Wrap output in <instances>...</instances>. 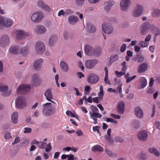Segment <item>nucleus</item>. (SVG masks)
Returning <instances> with one entry per match:
<instances>
[{"label":"nucleus","mask_w":160,"mask_h":160,"mask_svg":"<svg viewBox=\"0 0 160 160\" xmlns=\"http://www.w3.org/2000/svg\"><path fill=\"white\" fill-rule=\"evenodd\" d=\"M148 133L146 130L141 132V141L145 142L148 139Z\"/></svg>","instance_id":"2f4dec72"},{"label":"nucleus","mask_w":160,"mask_h":160,"mask_svg":"<svg viewBox=\"0 0 160 160\" xmlns=\"http://www.w3.org/2000/svg\"><path fill=\"white\" fill-rule=\"evenodd\" d=\"M23 132L25 133H29L31 132L32 129L30 128H25Z\"/></svg>","instance_id":"680f3d73"},{"label":"nucleus","mask_w":160,"mask_h":160,"mask_svg":"<svg viewBox=\"0 0 160 160\" xmlns=\"http://www.w3.org/2000/svg\"><path fill=\"white\" fill-rule=\"evenodd\" d=\"M65 15H71L73 13V11L69 9H67L65 10Z\"/></svg>","instance_id":"4d7b16f0"},{"label":"nucleus","mask_w":160,"mask_h":160,"mask_svg":"<svg viewBox=\"0 0 160 160\" xmlns=\"http://www.w3.org/2000/svg\"><path fill=\"white\" fill-rule=\"evenodd\" d=\"M148 68V65L146 62L141 63V73L144 72Z\"/></svg>","instance_id":"e433bc0d"},{"label":"nucleus","mask_w":160,"mask_h":160,"mask_svg":"<svg viewBox=\"0 0 160 160\" xmlns=\"http://www.w3.org/2000/svg\"><path fill=\"white\" fill-rule=\"evenodd\" d=\"M47 145V143L43 142H39L38 144L37 145L38 147L41 149L45 148Z\"/></svg>","instance_id":"a19ab883"},{"label":"nucleus","mask_w":160,"mask_h":160,"mask_svg":"<svg viewBox=\"0 0 160 160\" xmlns=\"http://www.w3.org/2000/svg\"><path fill=\"white\" fill-rule=\"evenodd\" d=\"M35 49L37 54L42 55L45 51V45L42 41H38L35 44Z\"/></svg>","instance_id":"20e7f679"},{"label":"nucleus","mask_w":160,"mask_h":160,"mask_svg":"<svg viewBox=\"0 0 160 160\" xmlns=\"http://www.w3.org/2000/svg\"><path fill=\"white\" fill-rule=\"evenodd\" d=\"M136 77V76L134 75L133 77H130L126 79V82L128 83L130 82L133 80Z\"/></svg>","instance_id":"0e129e2a"},{"label":"nucleus","mask_w":160,"mask_h":160,"mask_svg":"<svg viewBox=\"0 0 160 160\" xmlns=\"http://www.w3.org/2000/svg\"><path fill=\"white\" fill-rule=\"evenodd\" d=\"M18 113L15 112L12 115V120L13 123L16 124L18 122Z\"/></svg>","instance_id":"f704fd0d"},{"label":"nucleus","mask_w":160,"mask_h":160,"mask_svg":"<svg viewBox=\"0 0 160 160\" xmlns=\"http://www.w3.org/2000/svg\"><path fill=\"white\" fill-rule=\"evenodd\" d=\"M154 81V79L153 78H150V81L149 82V86L150 87H152L153 86Z\"/></svg>","instance_id":"774afa93"},{"label":"nucleus","mask_w":160,"mask_h":160,"mask_svg":"<svg viewBox=\"0 0 160 160\" xmlns=\"http://www.w3.org/2000/svg\"><path fill=\"white\" fill-rule=\"evenodd\" d=\"M38 6L45 10L49 11L51 10L50 7L47 5L45 2L42 0H39L37 2Z\"/></svg>","instance_id":"6ab92c4d"},{"label":"nucleus","mask_w":160,"mask_h":160,"mask_svg":"<svg viewBox=\"0 0 160 160\" xmlns=\"http://www.w3.org/2000/svg\"><path fill=\"white\" fill-rule=\"evenodd\" d=\"M102 27L103 31L105 33L110 34L112 33L113 28L112 26L108 25L107 24H103Z\"/></svg>","instance_id":"a211bd4d"},{"label":"nucleus","mask_w":160,"mask_h":160,"mask_svg":"<svg viewBox=\"0 0 160 160\" xmlns=\"http://www.w3.org/2000/svg\"><path fill=\"white\" fill-rule=\"evenodd\" d=\"M131 4L130 0H122L120 2L121 10L123 12H128Z\"/></svg>","instance_id":"6e6552de"},{"label":"nucleus","mask_w":160,"mask_h":160,"mask_svg":"<svg viewBox=\"0 0 160 160\" xmlns=\"http://www.w3.org/2000/svg\"><path fill=\"white\" fill-rule=\"evenodd\" d=\"M127 48L126 45L125 44H123L121 47L120 51L122 52H124L126 50Z\"/></svg>","instance_id":"e2e57ef3"},{"label":"nucleus","mask_w":160,"mask_h":160,"mask_svg":"<svg viewBox=\"0 0 160 160\" xmlns=\"http://www.w3.org/2000/svg\"><path fill=\"white\" fill-rule=\"evenodd\" d=\"M63 37L65 40H68V33L66 31L64 32L63 33Z\"/></svg>","instance_id":"69168bd1"},{"label":"nucleus","mask_w":160,"mask_h":160,"mask_svg":"<svg viewBox=\"0 0 160 160\" xmlns=\"http://www.w3.org/2000/svg\"><path fill=\"white\" fill-rule=\"evenodd\" d=\"M43 62V59L42 58L36 59L33 62V68L36 71H39L42 68Z\"/></svg>","instance_id":"f8f14e48"},{"label":"nucleus","mask_w":160,"mask_h":160,"mask_svg":"<svg viewBox=\"0 0 160 160\" xmlns=\"http://www.w3.org/2000/svg\"><path fill=\"white\" fill-rule=\"evenodd\" d=\"M135 115L138 118H140V107L139 106L136 107L134 109Z\"/></svg>","instance_id":"ea45409f"},{"label":"nucleus","mask_w":160,"mask_h":160,"mask_svg":"<svg viewBox=\"0 0 160 160\" xmlns=\"http://www.w3.org/2000/svg\"><path fill=\"white\" fill-rule=\"evenodd\" d=\"M31 88V86L27 84L20 85L17 90V92L18 94H25L28 92Z\"/></svg>","instance_id":"423d86ee"},{"label":"nucleus","mask_w":160,"mask_h":160,"mask_svg":"<svg viewBox=\"0 0 160 160\" xmlns=\"http://www.w3.org/2000/svg\"><path fill=\"white\" fill-rule=\"evenodd\" d=\"M149 152L154 154L156 156L158 157L160 156V153L158 150L154 147L150 148L149 149Z\"/></svg>","instance_id":"72a5a7b5"},{"label":"nucleus","mask_w":160,"mask_h":160,"mask_svg":"<svg viewBox=\"0 0 160 160\" xmlns=\"http://www.w3.org/2000/svg\"><path fill=\"white\" fill-rule=\"evenodd\" d=\"M92 111L89 112L90 118L93 119L94 118H100L102 117V115L98 112V110L96 106H93L92 108Z\"/></svg>","instance_id":"2eb2a0df"},{"label":"nucleus","mask_w":160,"mask_h":160,"mask_svg":"<svg viewBox=\"0 0 160 160\" xmlns=\"http://www.w3.org/2000/svg\"><path fill=\"white\" fill-rule=\"evenodd\" d=\"M91 150L93 152H102L103 151V148L100 145L96 144L93 146L92 147Z\"/></svg>","instance_id":"c85d7f7f"},{"label":"nucleus","mask_w":160,"mask_h":160,"mask_svg":"<svg viewBox=\"0 0 160 160\" xmlns=\"http://www.w3.org/2000/svg\"><path fill=\"white\" fill-rule=\"evenodd\" d=\"M20 138L19 137H16L14 141L12 142V145H14L18 143H19L20 142Z\"/></svg>","instance_id":"603ef678"},{"label":"nucleus","mask_w":160,"mask_h":160,"mask_svg":"<svg viewBox=\"0 0 160 160\" xmlns=\"http://www.w3.org/2000/svg\"><path fill=\"white\" fill-rule=\"evenodd\" d=\"M10 43V38L6 34L3 35L0 40V46L2 47H6L9 45Z\"/></svg>","instance_id":"9b49d317"},{"label":"nucleus","mask_w":160,"mask_h":160,"mask_svg":"<svg viewBox=\"0 0 160 160\" xmlns=\"http://www.w3.org/2000/svg\"><path fill=\"white\" fill-rule=\"evenodd\" d=\"M84 0H76V4L78 6H81L84 3Z\"/></svg>","instance_id":"bf43d9fd"},{"label":"nucleus","mask_w":160,"mask_h":160,"mask_svg":"<svg viewBox=\"0 0 160 160\" xmlns=\"http://www.w3.org/2000/svg\"><path fill=\"white\" fill-rule=\"evenodd\" d=\"M44 17V15L42 12L37 11L32 14L31 20L34 23H38L40 22Z\"/></svg>","instance_id":"f03ea898"},{"label":"nucleus","mask_w":160,"mask_h":160,"mask_svg":"<svg viewBox=\"0 0 160 160\" xmlns=\"http://www.w3.org/2000/svg\"><path fill=\"white\" fill-rule=\"evenodd\" d=\"M20 52L23 55H26L29 52V47L27 46L22 47L20 49Z\"/></svg>","instance_id":"473e14b6"},{"label":"nucleus","mask_w":160,"mask_h":160,"mask_svg":"<svg viewBox=\"0 0 160 160\" xmlns=\"http://www.w3.org/2000/svg\"><path fill=\"white\" fill-rule=\"evenodd\" d=\"M134 48L135 51L137 53V58H138L139 56L138 53L140 51V48L138 46H135L134 47Z\"/></svg>","instance_id":"5fc2aeb1"},{"label":"nucleus","mask_w":160,"mask_h":160,"mask_svg":"<svg viewBox=\"0 0 160 160\" xmlns=\"http://www.w3.org/2000/svg\"><path fill=\"white\" fill-rule=\"evenodd\" d=\"M44 95L48 101L51 102H52V101H53L52 100V99H53V96L51 89H47Z\"/></svg>","instance_id":"5701e85b"},{"label":"nucleus","mask_w":160,"mask_h":160,"mask_svg":"<svg viewBox=\"0 0 160 160\" xmlns=\"http://www.w3.org/2000/svg\"><path fill=\"white\" fill-rule=\"evenodd\" d=\"M15 104L18 108H23L27 105L26 99L23 97H18L15 100Z\"/></svg>","instance_id":"39448f33"},{"label":"nucleus","mask_w":160,"mask_h":160,"mask_svg":"<svg viewBox=\"0 0 160 160\" xmlns=\"http://www.w3.org/2000/svg\"><path fill=\"white\" fill-rule=\"evenodd\" d=\"M4 138L6 139L10 140L12 138L10 133L6 132H5Z\"/></svg>","instance_id":"09e8293b"},{"label":"nucleus","mask_w":160,"mask_h":160,"mask_svg":"<svg viewBox=\"0 0 160 160\" xmlns=\"http://www.w3.org/2000/svg\"><path fill=\"white\" fill-rule=\"evenodd\" d=\"M152 15L154 17H160V10L157 9H154L152 13Z\"/></svg>","instance_id":"37998d69"},{"label":"nucleus","mask_w":160,"mask_h":160,"mask_svg":"<svg viewBox=\"0 0 160 160\" xmlns=\"http://www.w3.org/2000/svg\"><path fill=\"white\" fill-rule=\"evenodd\" d=\"M115 73L117 75L116 76L118 78H120L122 76L125 75V72L122 71V70L120 72L116 71L115 72Z\"/></svg>","instance_id":"79ce46f5"},{"label":"nucleus","mask_w":160,"mask_h":160,"mask_svg":"<svg viewBox=\"0 0 160 160\" xmlns=\"http://www.w3.org/2000/svg\"><path fill=\"white\" fill-rule=\"evenodd\" d=\"M100 128V127L98 126H95L93 127L92 128V129L94 132H97L98 133H99L100 135V132L99 129Z\"/></svg>","instance_id":"052dcab7"},{"label":"nucleus","mask_w":160,"mask_h":160,"mask_svg":"<svg viewBox=\"0 0 160 160\" xmlns=\"http://www.w3.org/2000/svg\"><path fill=\"white\" fill-rule=\"evenodd\" d=\"M125 103L122 101L119 102L117 106V112L120 114H123L124 112Z\"/></svg>","instance_id":"aec40b11"},{"label":"nucleus","mask_w":160,"mask_h":160,"mask_svg":"<svg viewBox=\"0 0 160 160\" xmlns=\"http://www.w3.org/2000/svg\"><path fill=\"white\" fill-rule=\"evenodd\" d=\"M57 38V36L56 34H53L51 35L49 40V45L51 47L53 46L56 42Z\"/></svg>","instance_id":"a878e982"},{"label":"nucleus","mask_w":160,"mask_h":160,"mask_svg":"<svg viewBox=\"0 0 160 160\" xmlns=\"http://www.w3.org/2000/svg\"><path fill=\"white\" fill-rule=\"evenodd\" d=\"M30 35L29 32H26L22 30H17L15 32V38L18 40H21Z\"/></svg>","instance_id":"0eeeda50"},{"label":"nucleus","mask_w":160,"mask_h":160,"mask_svg":"<svg viewBox=\"0 0 160 160\" xmlns=\"http://www.w3.org/2000/svg\"><path fill=\"white\" fill-rule=\"evenodd\" d=\"M45 151L46 152H49L51 151L52 149V148L50 143H48V144H47V145L45 148Z\"/></svg>","instance_id":"864d4df0"},{"label":"nucleus","mask_w":160,"mask_h":160,"mask_svg":"<svg viewBox=\"0 0 160 160\" xmlns=\"http://www.w3.org/2000/svg\"><path fill=\"white\" fill-rule=\"evenodd\" d=\"M114 3V2L112 0L109 1L105 2L104 4V9L107 11H108Z\"/></svg>","instance_id":"393cba45"},{"label":"nucleus","mask_w":160,"mask_h":160,"mask_svg":"<svg viewBox=\"0 0 160 160\" xmlns=\"http://www.w3.org/2000/svg\"><path fill=\"white\" fill-rule=\"evenodd\" d=\"M111 129L109 128L107 130V135L105 136V138L108 142L111 144H112L113 142V140L112 137L111 136Z\"/></svg>","instance_id":"b1692460"},{"label":"nucleus","mask_w":160,"mask_h":160,"mask_svg":"<svg viewBox=\"0 0 160 160\" xmlns=\"http://www.w3.org/2000/svg\"><path fill=\"white\" fill-rule=\"evenodd\" d=\"M31 82L34 86L39 85L41 83V80L39 75L37 73H34L31 76Z\"/></svg>","instance_id":"1a4fd4ad"},{"label":"nucleus","mask_w":160,"mask_h":160,"mask_svg":"<svg viewBox=\"0 0 160 160\" xmlns=\"http://www.w3.org/2000/svg\"><path fill=\"white\" fill-rule=\"evenodd\" d=\"M119 59L118 55L116 54L114 55H112L109 59V62L112 64L114 62L118 61Z\"/></svg>","instance_id":"c9c22d12"},{"label":"nucleus","mask_w":160,"mask_h":160,"mask_svg":"<svg viewBox=\"0 0 160 160\" xmlns=\"http://www.w3.org/2000/svg\"><path fill=\"white\" fill-rule=\"evenodd\" d=\"M106 121L107 122H112L115 124H116L117 123V122L116 120L111 118H107Z\"/></svg>","instance_id":"8fccbe9b"},{"label":"nucleus","mask_w":160,"mask_h":160,"mask_svg":"<svg viewBox=\"0 0 160 160\" xmlns=\"http://www.w3.org/2000/svg\"><path fill=\"white\" fill-rule=\"evenodd\" d=\"M104 94L103 86L102 85L100 86V92L99 93L98 96L100 99L102 98V96Z\"/></svg>","instance_id":"c03bdc74"},{"label":"nucleus","mask_w":160,"mask_h":160,"mask_svg":"<svg viewBox=\"0 0 160 160\" xmlns=\"http://www.w3.org/2000/svg\"><path fill=\"white\" fill-rule=\"evenodd\" d=\"M149 23L148 22L144 23L142 25L141 33L142 35L145 34L148 32V29L149 26Z\"/></svg>","instance_id":"7c9ffc66"},{"label":"nucleus","mask_w":160,"mask_h":160,"mask_svg":"<svg viewBox=\"0 0 160 160\" xmlns=\"http://www.w3.org/2000/svg\"><path fill=\"white\" fill-rule=\"evenodd\" d=\"M68 155L67 160H74V159L76 158L74 157V155L72 154H70Z\"/></svg>","instance_id":"338daca9"},{"label":"nucleus","mask_w":160,"mask_h":160,"mask_svg":"<svg viewBox=\"0 0 160 160\" xmlns=\"http://www.w3.org/2000/svg\"><path fill=\"white\" fill-rule=\"evenodd\" d=\"M78 18L74 15H71L68 18V22L69 24L72 25H75L78 21Z\"/></svg>","instance_id":"412c9836"},{"label":"nucleus","mask_w":160,"mask_h":160,"mask_svg":"<svg viewBox=\"0 0 160 160\" xmlns=\"http://www.w3.org/2000/svg\"><path fill=\"white\" fill-rule=\"evenodd\" d=\"M140 122L138 120H135L132 125V127L133 129L136 130L138 129L139 127Z\"/></svg>","instance_id":"4c0bfd02"},{"label":"nucleus","mask_w":160,"mask_h":160,"mask_svg":"<svg viewBox=\"0 0 160 160\" xmlns=\"http://www.w3.org/2000/svg\"><path fill=\"white\" fill-rule=\"evenodd\" d=\"M122 68L121 70L126 72V71L127 69V66L126 65V62L125 61H124L121 64Z\"/></svg>","instance_id":"de8ad7c7"},{"label":"nucleus","mask_w":160,"mask_h":160,"mask_svg":"<svg viewBox=\"0 0 160 160\" xmlns=\"http://www.w3.org/2000/svg\"><path fill=\"white\" fill-rule=\"evenodd\" d=\"M132 14L135 17H139L140 15V5L139 4H138L134 7Z\"/></svg>","instance_id":"bb28decb"},{"label":"nucleus","mask_w":160,"mask_h":160,"mask_svg":"<svg viewBox=\"0 0 160 160\" xmlns=\"http://www.w3.org/2000/svg\"><path fill=\"white\" fill-rule=\"evenodd\" d=\"M34 30L36 33L42 35L46 33L47 29L43 25H38L35 27Z\"/></svg>","instance_id":"9d476101"},{"label":"nucleus","mask_w":160,"mask_h":160,"mask_svg":"<svg viewBox=\"0 0 160 160\" xmlns=\"http://www.w3.org/2000/svg\"><path fill=\"white\" fill-rule=\"evenodd\" d=\"M149 27L150 29L154 31L155 32H156L154 39V41L155 42L156 40V37L157 36L160 35V29L153 24L151 25Z\"/></svg>","instance_id":"4be33fe9"},{"label":"nucleus","mask_w":160,"mask_h":160,"mask_svg":"<svg viewBox=\"0 0 160 160\" xmlns=\"http://www.w3.org/2000/svg\"><path fill=\"white\" fill-rule=\"evenodd\" d=\"M141 88H144L147 85V80L144 77H142L141 78Z\"/></svg>","instance_id":"58836bf2"},{"label":"nucleus","mask_w":160,"mask_h":160,"mask_svg":"<svg viewBox=\"0 0 160 160\" xmlns=\"http://www.w3.org/2000/svg\"><path fill=\"white\" fill-rule=\"evenodd\" d=\"M60 67L62 70L64 72H67L69 70L68 64L64 61H61L60 63Z\"/></svg>","instance_id":"cd10ccee"},{"label":"nucleus","mask_w":160,"mask_h":160,"mask_svg":"<svg viewBox=\"0 0 160 160\" xmlns=\"http://www.w3.org/2000/svg\"><path fill=\"white\" fill-rule=\"evenodd\" d=\"M8 87L6 85H0V91L2 92V95L4 96H8L12 93L11 90L8 91Z\"/></svg>","instance_id":"dca6fc26"},{"label":"nucleus","mask_w":160,"mask_h":160,"mask_svg":"<svg viewBox=\"0 0 160 160\" xmlns=\"http://www.w3.org/2000/svg\"><path fill=\"white\" fill-rule=\"evenodd\" d=\"M9 51L12 54H18L19 52L18 47L17 46H12L9 48Z\"/></svg>","instance_id":"c756f323"},{"label":"nucleus","mask_w":160,"mask_h":160,"mask_svg":"<svg viewBox=\"0 0 160 160\" xmlns=\"http://www.w3.org/2000/svg\"><path fill=\"white\" fill-rule=\"evenodd\" d=\"M105 150L107 154L110 157H113L115 156L114 154L111 151L109 150L108 148H106L105 149Z\"/></svg>","instance_id":"49530a36"},{"label":"nucleus","mask_w":160,"mask_h":160,"mask_svg":"<svg viewBox=\"0 0 160 160\" xmlns=\"http://www.w3.org/2000/svg\"><path fill=\"white\" fill-rule=\"evenodd\" d=\"M84 51L85 53L87 55L90 56H99L101 53V50H97L88 45H86L84 46Z\"/></svg>","instance_id":"7ed1b4c3"},{"label":"nucleus","mask_w":160,"mask_h":160,"mask_svg":"<svg viewBox=\"0 0 160 160\" xmlns=\"http://www.w3.org/2000/svg\"><path fill=\"white\" fill-rule=\"evenodd\" d=\"M52 103H46L43 105L42 112L43 115L46 117H49L56 112L57 103L54 101Z\"/></svg>","instance_id":"f257e3e1"},{"label":"nucleus","mask_w":160,"mask_h":160,"mask_svg":"<svg viewBox=\"0 0 160 160\" xmlns=\"http://www.w3.org/2000/svg\"><path fill=\"white\" fill-rule=\"evenodd\" d=\"M91 90V88L90 86H87L84 87V94L86 95L89 94V91Z\"/></svg>","instance_id":"3c124183"},{"label":"nucleus","mask_w":160,"mask_h":160,"mask_svg":"<svg viewBox=\"0 0 160 160\" xmlns=\"http://www.w3.org/2000/svg\"><path fill=\"white\" fill-rule=\"evenodd\" d=\"M99 77L94 73H91L88 76L87 81L90 84H96L99 80Z\"/></svg>","instance_id":"4468645a"},{"label":"nucleus","mask_w":160,"mask_h":160,"mask_svg":"<svg viewBox=\"0 0 160 160\" xmlns=\"http://www.w3.org/2000/svg\"><path fill=\"white\" fill-rule=\"evenodd\" d=\"M98 62V60L96 59H89L86 61L85 65L88 69H91L93 68Z\"/></svg>","instance_id":"ddd939ff"},{"label":"nucleus","mask_w":160,"mask_h":160,"mask_svg":"<svg viewBox=\"0 0 160 160\" xmlns=\"http://www.w3.org/2000/svg\"><path fill=\"white\" fill-rule=\"evenodd\" d=\"M2 27L9 28L12 26L13 24V20L10 18L8 17L3 18Z\"/></svg>","instance_id":"f3484780"},{"label":"nucleus","mask_w":160,"mask_h":160,"mask_svg":"<svg viewBox=\"0 0 160 160\" xmlns=\"http://www.w3.org/2000/svg\"><path fill=\"white\" fill-rule=\"evenodd\" d=\"M88 29L91 32H93L96 31L95 27L92 25H90L88 27Z\"/></svg>","instance_id":"6e6d98bb"},{"label":"nucleus","mask_w":160,"mask_h":160,"mask_svg":"<svg viewBox=\"0 0 160 160\" xmlns=\"http://www.w3.org/2000/svg\"><path fill=\"white\" fill-rule=\"evenodd\" d=\"M148 43L143 41H141V47H146L148 46Z\"/></svg>","instance_id":"13d9d810"},{"label":"nucleus","mask_w":160,"mask_h":160,"mask_svg":"<svg viewBox=\"0 0 160 160\" xmlns=\"http://www.w3.org/2000/svg\"><path fill=\"white\" fill-rule=\"evenodd\" d=\"M147 158L146 154L143 152H141V160H146Z\"/></svg>","instance_id":"a18cd8bd"}]
</instances>
